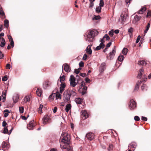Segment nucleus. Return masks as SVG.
Wrapping results in <instances>:
<instances>
[{"label": "nucleus", "instance_id": "680f3d73", "mask_svg": "<svg viewBox=\"0 0 151 151\" xmlns=\"http://www.w3.org/2000/svg\"><path fill=\"white\" fill-rule=\"evenodd\" d=\"M140 38H141V37L140 35H139L138 36L137 39L136 41V43H137L139 42V41L140 40Z\"/></svg>", "mask_w": 151, "mask_h": 151}, {"label": "nucleus", "instance_id": "c756f323", "mask_svg": "<svg viewBox=\"0 0 151 151\" xmlns=\"http://www.w3.org/2000/svg\"><path fill=\"white\" fill-rule=\"evenodd\" d=\"M146 62L144 60H139L138 62V64L139 65H144L146 64Z\"/></svg>", "mask_w": 151, "mask_h": 151}, {"label": "nucleus", "instance_id": "2f4dec72", "mask_svg": "<svg viewBox=\"0 0 151 151\" xmlns=\"http://www.w3.org/2000/svg\"><path fill=\"white\" fill-rule=\"evenodd\" d=\"M141 88L142 91H146L147 89V87L146 85L145 84H143L141 86Z\"/></svg>", "mask_w": 151, "mask_h": 151}, {"label": "nucleus", "instance_id": "412c9836", "mask_svg": "<svg viewBox=\"0 0 151 151\" xmlns=\"http://www.w3.org/2000/svg\"><path fill=\"white\" fill-rule=\"evenodd\" d=\"M75 101L77 104H80L83 101V100L80 98H78L75 99Z\"/></svg>", "mask_w": 151, "mask_h": 151}, {"label": "nucleus", "instance_id": "774afa93", "mask_svg": "<svg viewBox=\"0 0 151 151\" xmlns=\"http://www.w3.org/2000/svg\"><path fill=\"white\" fill-rule=\"evenodd\" d=\"M75 72L77 74H78L80 72V70H79V69H75Z\"/></svg>", "mask_w": 151, "mask_h": 151}, {"label": "nucleus", "instance_id": "37998d69", "mask_svg": "<svg viewBox=\"0 0 151 151\" xmlns=\"http://www.w3.org/2000/svg\"><path fill=\"white\" fill-rule=\"evenodd\" d=\"M0 15L3 17V18H5L6 17L5 15V13L2 10H0Z\"/></svg>", "mask_w": 151, "mask_h": 151}, {"label": "nucleus", "instance_id": "864d4df0", "mask_svg": "<svg viewBox=\"0 0 151 151\" xmlns=\"http://www.w3.org/2000/svg\"><path fill=\"white\" fill-rule=\"evenodd\" d=\"M65 83H61L60 84V88H64L65 89Z\"/></svg>", "mask_w": 151, "mask_h": 151}, {"label": "nucleus", "instance_id": "4468645a", "mask_svg": "<svg viewBox=\"0 0 151 151\" xmlns=\"http://www.w3.org/2000/svg\"><path fill=\"white\" fill-rule=\"evenodd\" d=\"M63 69L64 68V70L67 72H69L70 71L69 66L67 63L64 64L62 66Z\"/></svg>", "mask_w": 151, "mask_h": 151}, {"label": "nucleus", "instance_id": "c85d7f7f", "mask_svg": "<svg viewBox=\"0 0 151 151\" xmlns=\"http://www.w3.org/2000/svg\"><path fill=\"white\" fill-rule=\"evenodd\" d=\"M124 58V56L123 55H121L118 57V60L119 61L121 62L123 60Z\"/></svg>", "mask_w": 151, "mask_h": 151}, {"label": "nucleus", "instance_id": "9b49d317", "mask_svg": "<svg viewBox=\"0 0 151 151\" xmlns=\"http://www.w3.org/2000/svg\"><path fill=\"white\" fill-rule=\"evenodd\" d=\"M42 120L43 123L45 124L49 122L50 118L49 117L48 115H46L44 116Z\"/></svg>", "mask_w": 151, "mask_h": 151}, {"label": "nucleus", "instance_id": "6e6552de", "mask_svg": "<svg viewBox=\"0 0 151 151\" xmlns=\"http://www.w3.org/2000/svg\"><path fill=\"white\" fill-rule=\"evenodd\" d=\"M94 137V134L92 132H89L86 134L85 138H87L88 140L91 141L93 139Z\"/></svg>", "mask_w": 151, "mask_h": 151}, {"label": "nucleus", "instance_id": "a878e982", "mask_svg": "<svg viewBox=\"0 0 151 151\" xmlns=\"http://www.w3.org/2000/svg\"><path fill=\"white\" fill-rule=\"evenodd\" d=\"M36 94L37 96H41L42 94L41 90L39 88H37V90L36 91Z\"/></svg>", "mask_w": 151, "mask_h": 151}, {"label": "nucleus", "instance_id": "603ef678", "mask_svg": "<svg viewBox=\"0 0 151 151\" xmlns=\"http://www.w3.org/2000/svg\"><path fill=\"white\" fill-rule=\"evenodd\" d=\"M109 35L111 36H113L114 35V30L113 29L111 30L109 32Z\"/></svg>", "mask_w": 151, "mask_h": 151}, {"label": "nucleus", "instance_id": "ea45409f", "mask_svg": "<svg viewBox=\"0 0 151 151\" xmlns=\"http://www.w3.org/2000/svg\"><path fill=\"white\" fill-rule=\"evenodd\" d=\"M101 7L98 6L97 7L96 9V12L97 13H100L101 11Z\"/></svg>", "mask_w": 151, "mask_h": 151}, {"label": "nucleus", "instance_id": "338daca9", "mask_svg": "<svg viewBox=\"0 0 151 151\" xmlns=\"http://www.w3.org/2000/svg\"><path fill=\"white\" fill-rule=\"evenodd\" d=\"M85 80L87 83H89L90 82V80L87 77L85 78Z\"/></svg>", "mask_w": 151, "mask_h": 151}, {"label": "nucleus", "instance_id": "a18cd8bd", "mask_svg": "<svg viewBox=\"0 0 151 151\" xmlns=\"http://www.w3.org/2000/svg\"><path fill=\"white\" fill-rule=\"evenodd\" d=\"M24 108L23 106L20 107H19V112L20 113H23L24 112Z\"/></svg>", "mask_w": 151, "mask_h": 151}, {"label": "nucleus", "instance_id": "4be33fe9", "mask_svg": "<svg viewBox=\"0 0 151 151\" xmlns=\"http://www.w3.org/2000/svg\"><path fill=\"white\" fill-rule=\"evenodd\" d=\"M51 83L49 81L45 82L43 84V88L45 89H46L50 85Z\"/></svg>", "mask_w": 151, "mask_h": 151}, {"label": "nucleus", "instance_id": "dca6fc26", "mask_svg": "<svg viewBox=\"0 0 151 151\" xmlns=\"http://www.w3.org/2000/svg\"><path fill=\"white\" fill-rule=\"evenodd\" d=\"M67 91L68 92L70 97L72 96L73 97H74L77 95L76 93L74 90H69Z\"/></svg>", "mask_w": 151, "mask_h": 151}, {"label": "nucleus", "instance_id": "e2e57ef3", "mask_svg": "<svg viewBox=\"0 0 151 151\" xmlns=\"http://www.w3.org/2000/svg\"><path fill=\"white\" fill-rule=\"evenodd\" d=\"M84 86H85V83L83 81H81V83L80 86V88H83Z\"/></svg>", "mask_w": 151, "mask_h": 151}, {"label": "nucleus", "instance_id": "aec40b11", "mask_svg": "<svg viewBox=\"0 0 151 151\" xmlns=\"http://www.w3.org/2000/svg\"><path fill=\"white\" fill-rule=\"evenodd\" d=\"M105 47L104 44L103 43H100L99 46H97L96 48V50H100L101 48H103Z\"/></svg>", "mask_w": 151, "mask_h": 151}, {"label": "nucleus", "instance_id": "5701e85b", "mask_svg": "<svg viewBox=\"0 0 151 151\" xmlns=\"http://www.w3.org/2000/svg\"><path fill=\"white\" fill-rule=\"evenodd\" d=\"M143 72L144 69L143 68H141L139 70V73L137 76L138 78H141V76L142 74V73Z\"/></svg>", "mask_w": 151, "mask_h": 151}, {"label": "nucleus", "instance_id": "e433bc0d", "mask_svg": "<svg viewBox=\"0 0 151 151\" xmlns=\"http://www.w3.org/2000/svg\"><path fill=\"white\" fill-rule=\"evenodd\" d=\"M128 52V50L126 48H124L122 51V53L124 55H126Z\"/></svg>", "mask_w": 151, "mask_h": 151}, {"label": "nucleus", "instance_id": "4c0bfd02", "mask_svg": "<svg viewBox=\"0 0 151 151\" xmlns=\"http://www.w3.org/2000/svg\"><path fill=\"white\" fill-rule=\"evenodd\" d=\"M4 112H5L4 114V116L5 117H7L9 114L8 113H9L10 112L9 111V110L8 109H5L4 110Z\"/></svg>", "mask_w": 151, "mask_h": 151}, {"label": "nucleus", "instance_id": "c03bdc74", "mask_svg": "<svg viewBox=\"0 0 151 151\" xmlns=\"http://www.w3.org/2000/svg\"><path fill=\"white\" fill-rule=\"evenodd\" d=\"M101 17L99 15L95 16L93 18V20H98Z\"/></svg>", "mask_w": 151, "mask_h": 151}, {"label": "nucleus", "instance_id": "b1692460", "mask_svg": "<svg viewBox=\"0 0 151 151\" xmlns=\"http://www.w3.org/2000/svg\"><path fill=\"white\" fill-rule=\"evenodd\" d=\"M54 95H55L56 99H61V95L58 92H56V93H55Z\"/></svg>", "mask_w": 151, "mask_h": 151}, {"label": "nucleus", "instance_id": "49530a36", "mask_svg": "<svg viewBox=\"0 0 151 151\" xmlns=\"http://www.w3.org/2000/svg\"><path fill=\"white\" fill-rule=\"evenodd\" d=\"M104 38H106V40H109L110 37L107 34H106L103 37Z\"/></svg>", "mask_w": 151, "mask_h": 151}, {"label": "nucleus", "instance_id": "79ce46f5", "mask_svg": "<svg viewBox=\"0 0 151 151\" xmlns=\"http://www.w3.org/2000/svg\"><path fill=\"white\" fill-rule=\"evenodd\" d=\"M121 18L122 21H124L126 19V17L124 14H122L121 15Z\"/></svg>", "mask_w": 151, "mask_h": 151}, {"label": "nucleus", "instance_id": "7ed1b4c3", "mask_svg": "<svg viewBox=\"0 0 151 151\" xmlns=\"http://www.w3.org/2000/svg\"><path fill=\"white\" fill-rule=\"evenodd\" d=\"M69 81L70 83V86L73 87H75L77 85V83L79 84V80H77V83L76 82V78L74 77L73 75H71L70 76Z\"/></svg>", "mask_w": 151, "mask_h": 151}, {"label": "nucleus", "instance_id": "ddd939ff", "mask_svg": "<svg viewBox=\"0 0 151 151\" xmlns=\"http://www.w3.org/2000/svg\"><path fill=\"white\" fill-rule=\"evenodd\" d=\"M87 89L86 86H84L83 88H80L78 91L80 93H81L82 95H83L86 93Z\"/></svg>", "mask_w": 151, "mask_h": 151}, {"label": "nucleus", "instance_id": "6ab92c4d", "mask_svg": "<svg viewBox=\"0 0 151 151\" xmlns=\"http://www.w3.org/2000/svg\"><path fill=\"white\" fill-rule=\"evenodd\" d=\"M91 45L88 46L86 49L87 53L90 55H91L92 52V50L91 49Z\"/></svg>", "mask_w": 151, "mask_h": 151}, {"label": "nucleus", "instance_id": "f03ea898", "mask_svg": "<svg viewBox=\"0 0 151 151\" xmlns=\"http://www.w3.org/2000/svg\"><path fill=\"white\" fill-rule=\"evenodd\" d=\"M62 137L61 141L65 142L67 144H70V135L65 132H63L61 134Z\"/></svg>", "mask_w": 151, "mask_h": 151}, {"label": "nucleus", "instance_id": "a19ab883", "mask_svg": "<svg viewBox=\"0 0 151 151\" xmlns=\"http://www.w3.org/2000/svg\"><path fill=\"white\" fill-rule=\"evenodd\" d=\"M4 26L6 28H8L9 26V21L7 19L4 21Z\"/></svg>", "mask_w": 151, "mask_h": 151}, {"label": "nucleus", "instance_id": "72a5a7b5", "mask_svg": "<svg viewBox=\"0 0 151 151\" xmlns=\"http://www.w3.org/2000/svg\"><path fill=\"white\" fill-rule=\"evenodd\" d=\"M65 76L64 75H63L62 76H60L59 78L58 81L60 80V82L62 83L64 81L65 79Z\"/></svg>", "mask_w": 151, "mask_h": 151}, {"label": "nucleus", "instance_id": "1a4fd4ad", "mask_svg": "<svg viewBox=\"0 0 151 151\" xmlns=\"http://www.w3.org/2000/svg\"><path fill=\"white\" fill-rule=\"evenodd\" d=\"M35 126L34 121H31L27 125V128L29 130H32L34 127Z\"/></svg>", "mask_w": 151, "mask_h": 151}, {"label": "nucleus", "instance_id": "f8f14e48", "mask_svg": "<svg viewBox=\"0 0 151 151\" xmlns=\"http://www.w3.org/2000/svg\"><path fill=\"white\" fill-rule=\"evenodd\" d=\"M9 147V145L7 142L4 141L2 143V150H7Z\"/></svg>", "mask_w": 151, "mask_h": 151}, {"label": "nucleus", "instance_id": "2eb2a0df", "mask_svg": "<svg viewBox=\"0 0 151 151\" xmlns=\"http://www.w3.org/2000/svg\"><path fill=\"white\" fill-rule=\"evenodd\" d=\"M106 64L105 63H103L101 64L99 70L101 73L103 72L106 68Z\"/></svg>", "mask_w": 151, "mask_h": 151}, {"label": "nucleus", "instance_id": "f257e3e1", "mask_svg": "<svg viewBox=\"0 0 151 151\" xmlns=\"http://www.w3.org/2000/svg\"><path fill=\"white\" fill-rule=\"evenodd\" d=\"M86 35V41L88 42H92L94 37L98 35L97 31L95 30H90L88 31Z\"/></svg>", "mask_w": 151, "mask_h": 151}, {"label": "nucleus", "instance_id": "cd10ccee", "mask_svg": "<svg viewBox=\"0 0 151 151\" xmlns=\"http://www.w3.org/2000/svg\"><path fill=\"white\" fill-rule=\"evenodd\" d=\"M146 10V8L145 7L142 8L139 11V14H143Z\"/></svg>", "mask_w": 151, "mask_h": 151}, {"label": "nucleus", "instance_id": "0eeeda50", "mask_svg": "<svg viewBox=\"0 0 151 151\" xmlns=\"http://www.w3.org/2000/svg\"><path fill=\"white\" fill-rule=\"evenodd\" d=\"M116 47L115 46H114L112 52H110L109 53V55L108 57V58L109 59L111 60L113 59L114 56L115 55L116 52Z\"/></svg>", "mask_w": 151, "mask_h": 151}, {"label": "nucleus", "instance_id": "13d9d810", "mask_svg": "<svg viewBox=\"0 0 151 151\" xmlns=\"http://www.w3.org/2000/svg\"><path fill=\"white\" fill-rule=\"evenodd\" d=\"M7 80V76H5L2 78V81H6Z\"/></svg>", "mask_w": 151, "mask_h": 151}, {"label": "nucleus", "instance_id": "473e14b6", "mask_svg": "<svg viewBox=\"0 0 151 151\" xmlns=\"http://www.w3.org/2000/svg\"><path fill=\"white\" fill-rule=\"evenodd\" d=\"M4 134H8V129L7 127H4L3 130H2L1 131Z\"/></svg>", "mask_w": 151, "mask_h": 151}, {"label": "nucleus", "instance_id": "20e7f679", "mask_svg": "<svg viewBox=\"0 0 151 151\" xmlns=\"http://www.w3.org/2000/svg\"><path fill=\"white\" fill-rule=\"evenodd\" d=\"M129 106L130 110H134L137 107L136 103L134 100L132 99L129 103Z\"/></svg>", "mask_w": 151, "mask_h": 151}, {"label": "nucleus", "instance_id": "bb28decb", "mask_svg": "<svg viewBox=\"0 0 151 151\" xmlns=\"http://www.w3.org/2000/svg\"><path fill=\"white\" fill-rule=\"evenodd\" d=\"M5 44V39L0 41V46L2 47H3L4 46Z\"/></svg>", "mask_w": 151, "mask_h": 151}, {"label": "nucleus", "instance_id": "393cba45", "mask_svg": "<svg viewBox=\"0 0 151 151\" xmlns=\"http://www.w3.org/2000/svg\"><path fill=\"white\" fill-rule=\"evenodd\" d=\"M71 106L70 104H67L66 106L65 109L66 112H68L69 110L71 109Z\"/></svg>", "mask_w": 151, "mask_h": 151}, {"label": "nucleus", "instance_id": "6e6d98bb", "mask_svg": "<svg viewBox=\"0 0 151 151\" xmlns=\"http://www.w3.org/2000/svg\"><path fill=\"white\" fill-rule=\"evenodd\" d=\"M134 119L135 121H138L140 120V118L138 116H136L134 117Z\"/></svg>", "mask_w": 151, "mask_h": 151}, {"label": "nucleus", "instance_id": "58836bf2", "mask_svg": "<svg viewBox=\"0 0 151 151\" xmlns=\"http://www.w3.org/2000/svg\"><path fill=\"white\" fill-rule=\"evenodd\" d=\"M142 81L141 80L140 82H138L137 83L136 85L135 86L134 90L135 91L139 89V86L140 84V83Z\"/></svg>", "mask_w": 151, "mask_h": 151}, {"label": "nucleus", "instance_id": "4d7b16f0", "mask_svg": "<svg viewBox=\"0 0 151 151\" xmlns=\"http://www.w3.org/2000/svg\"><path fill=\"white\" fill-rule=\"evenodd\" d=\"M84 63L83 61L80 62L79 64V66L81 67H83L84 66Z\"/></svg>", "mask_w": 151, "mask_h": 151}, {"label": "nucleus", "instance_id": "39448f33", "mask_svg": "<svg viewBox=\"0 0 151 151\" xmlns=\"http://www.w3.org/2000/svg\"><path fill=\"white\" fill-rule=\"evenodd\" d=\"M60 146L62 150L63 149H66L67 151L71 148L69 144H67L65 142H60Z\"/></svg>", "mask_w": 151, "mask_h": 151}, {"label": "nucleus", "instance_id": "69168bd1", "mask_svg": "<svg viewBox=\"0 0 151 151\" xmlns=\"http://www.w3.org/2000/svg\"><path fill=\"white\" fill-rule=\"evenodd\" d=\"M87 57L88 56L86 54H85L83 56V59L84 60H86Z\"/></svg>", "mask_w": 151, "mask_h": 151}, {"label": "nucleus", "instance_id": "9d476101", "mask_svg": "<svg viewBox=\"0 0 151 151\" xmlns=\"http://www.w3.org/2000/svg\"><path fill=\"white\" fill-rule=\"evenodd\" d=\"M81 116L83 119L87 118L88 116V115L86 110H83L81 111Z\"/></svg>", "mask_w": 151, "mask_h": 151}, {"label": "nucleus", "instance_id": "7c9ffc66", "mask_svg": "<svg viewBox=\"0 0 151 151\" xmlns=\"http://www.w3.org/2000/svg\"><path fill=\"white\" fill-rule=\"evenodd\" d=\"M7 91L6 90H4L2 93V96L3 99L5 100L6 99V93Z\"/></svg>", "mask_w": 151, "mask_h": 151}, {"label": "nucleus", "instance_id": "5fc2aeb1", "mask_svg": "<svg viewBox=\"0 0 151 151\" xmlns=\"http://www.w3.org/2000/svg\"><path fill=\"white\" fill-rule=\"evenodd\" d=\"M133 28L132 27H130L128 29V32L129 33H132L133 32Z\"/></svg>", "mask_w": 151, "mask_h": 151}, {"label": "nucleus", "instance_id": "8fccbe9b", "mask_svg": "<svg viewBox=\"0 0 151 151\" xmlns=\"http://www.w3.org/2000/svg\"><path fill=\"white\" fill-rule=\"evenodd\" d=\"M43 107V105L41 104H40V106L38 108L39 111H40V113H42V109Z\"/></svg>", "mask_w": 151, "mask_h": 151}, {"label": "nucleus", "instance_id": "052dcab7", "mask_svg": "<svg viewBox=\"0 0 151 151\" xmlns=\"http://www.w3.org/2000/svg\"><path fill=\"white\" fill-rule=\"evenodd\" d=\"M141 119L142 120L145 121H146L147 120V117L143 116H142Z\"/></svg>", "mask_w": 151, "mask_h": 151}, {"label": "nucleus", "instance_id": "de8ad7c7", "mask_svg": "<svg viewBox=\"0 0 151 151\" xmlns=\"http://www.w3.org/2000/svg\"><path fill=\"white\" fill-rule=\"evenodd\" d=\"M113 148V145H109V148H108V151H111L112 150Z\"/></svg>", "mask_w": 151, "mask_h": 151}, {"label": "nucleus", "instance_id": "a211bd4d", "mask_svg": "<svg viewBox=\"0 0 151 151\" xmlns=\"http://www.w3.org/2000/svg\"><path fill=\"white\" fill-rule=\"evenodd\" d=\"M140 17L138 15H135L134 16V19L132 21V22L134 24L136 23L140 19Z\"/></svg>", "mask_w": 151, "mask_h": 151}, {"label": "nucleus", "instance_id": "f3484780", "mask_svg": "<svg viewBox=\"0 0 151 151\" xmlns=\"http://www.w3.org/2000/svg\"><path fill=\"white\" fill-rule=\"evenodd\" d=\"M136 143L135 142H133L129 145L128 146V148L129 149V148H132L133 149V150H134L135 148L136 147Z\"/></svg>", "mask_w": 151, "mask_h": 151}, {"label": "nucleus", "instance_id": "09e8293b", "mask_svg": "<svg viewBox=\"0 0 151 151\" xmlns=\"http://www.w3.org/2000/svg\"><path fill=\"white\" fill-rule=\"evenodd\" d=\"M104 2L103 0H100V3H99V6L101 7H103L104 6Z\"/></svg>", "mask_w": 151, "mask_h": 151}, {"label": "nucleus", "instance_id": "0e129e2a", "mask_svg": "<svg viewBox=\"0 0 151 151\" xmlns=\"http://www.w3.org/2000/svg\"><path fill=\"white\" fill-rule=\"evenodd\" d=\"M7 125V123L5 121H4L2 123V126L4 127H6Z\"/></svg>", "mask_w": 151, "mask_h": 151}, {"label": "nucleus", "instance_id": "c9c22d12", "mask_svg": "<svg viewBox=\"0 0 151 151\" xmlns=\"http://www.w3.org/2000/svg\"><path fill=\"white\" fill-rule=\"evenodd\" d=\"M150 23H148L147 25L146 26V29L144 31V33L145 34L147 33L150 27Z\"/></svg>", "mask_w": 151, "mask_h": 151}, {"label": "nucleus", "instance_id": "bf43d9fd", "mask_svg": "<svg viewBox=\"0 0 151 151\" xmlns=\"http://www.w3.org/2000/svg\"><path fill=\"white\" fill-rule=\"evenodd\" d=\"M111 44H112V43L111 42H109L106 45V47L107 48H108L110 46Z\"/></svg>", "mask_w": 151, "mask_h": 151}, {"label": "nucleus", "instance_id": "423d86ee", "mask_svg": "<svg viewBox=\"0 0 151 151\" xmlns=\"http://www.w3.org/2000/svg\"><path fill=\"white\" fill-rule=\"evenodd\" d=\"M64 100L65 102H68L70 100V96L68 91H65L64 93Z\"/></svg>", "mask_w": 151, "mask_h": 151}, {"label": "nucleus", "instance_id": "3c124183", "mask_svg": "<svg viewBox=\"0 0 151 151\" xmlns=\"http://www.w3.org/2000/svg\"><path fill=\"white\" fill-rule=\"evenodd\" d=\"M147 17H151V11H148L147 15Z\"/></svg>", "mask_w": 151, "mask_h": 151}, {"label": "nucleus", "instance_id": "f704fd0d", "mask_svg": "<svg viewBox=\"0 0 151 151\" xmlns=\"http://www.w3.org/2000/svg\"><path fill=\"white\" fill-rule=\"evenodd\" d=\"M29 100H30V98H29V96H26L24 99V103H26L28 101H29Z\"/></svg>", "mask_w": 151, "mask_h": 151}]
</instances>
